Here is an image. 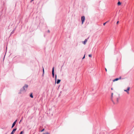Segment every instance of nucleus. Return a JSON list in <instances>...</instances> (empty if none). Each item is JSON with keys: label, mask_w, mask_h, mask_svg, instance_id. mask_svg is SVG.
Masks as SVG:
<instances>
[{"label": "nucleus", "mask_w": 134, "mask_h": 134, "mask_svg": "<svg viewBox=\"0 0 134 134\" xmlns=\"http://www.w3.org/2000/svg\"><path fill=\"white\" fill-rule=\"evenodd\" d=\"M113 93H112L111 95V100L114 104H116L118 102V97L116 98V99H115V100H116V101L115 102L114 101V100H113Z\"/></svg>", "instance_id": "1"}, {"label": "nucleus", "mask_w": 134, "mask_h": 134, "mask_svg": "<svg viewBox=\"0 0 134 134\" xmlns=\"http://www.w3.org/2000/svg\"><path fill=\"white\" fill-rule=\"evenodd\" d=\"M85 17L84 16H82L81 17V20L82 21V24H83L85 21Z\"/></svg>", "instance_id": "2"}, {"label": "nucleus", "mask_w": 134, "mask_h": 134, "mask_svg": "<svg viewBox=\"0 0 134 134\" xmlns=\"http://www.w3.org/2000/svg\"><path fill=\"white\" fill-rule=\"evenodd\" d=\"M130 88L129 87H127V90H125L124 91L126 92L128 94H129L130 93L129 91L130 90Z\"/></svg>", "instance_id": "3"}, {"label": "nucleus", "mask_w": 134, "mask_h": 134, "mask_svg": "<svg viewBox=\"0 0 134 134\" xmlns=\"http://www.w3.org/2000/svg\"><path fill=\"white\" fill-rule=\"evenodd\" d=\"M28 87V85L26 84L23 87V90L25 91L27 90V88Z\"/></svg>", "instance_id": "4"}, {"label": "nucleus", "mask_w": 134, "mask_h": 134, "mask_svg": "<svg viewBox=\"0 0 134 134\" xmlns=\"http://www.w3.org/2000/svg\"><path fill=\"white\" fill-rule=\"evenodd\" d=\"M52 75L53 77H54V67H53L52 70Z\"/></svg>", "instance_id": "5"}, {"label": "nucleus", "mask_w": 134, "mask_h": 134, "mask_svg": "<svg viewBox=\"0 0 134 134\" xmlns=\"http://www.w3.org/2000/svg\"><path fill=\"white\" fill-rule=\"evenodd\" d=\"M17 121V120H16L13 122V124H12V128L13 127H14V126L15 125Z\"/></svg>", "instance_id": "6"}, {"label": "nucleus", "mask_w": 134, "mask_h": 134, "mask_svg": "<svg viewBox=\"0 0 134 134\" xmlns=\"http://www.w3.org/2000/svg\"><path fill=\"white\" fill-rule=\"evenodd\" d=\"M16 129H14L12 131L11 133V134H13L14 132H15V131L16 130Z\"/></svg>", "instance_id": "7"}, {"label": "nucleus", "mask_w": 134, "mask_h": 134, "mask_svg": "<svg viewBox=\"0 0 134 134\" xmlns=\"http://www.w3.org/2000/svg\"><path fill=\"white\" fill-rule=\"evenodd\" d=\"M118 80H119V79H118V78H116L115 79H114V80H113V82H115V81H118Z\"/></svg>", "instance_id": "8"}, {"label": "nucleus", "mask_w": 134, "mask_h": 134, "mask_svg": "<svg viewBox=\"0 0 134 134\" xmlns=\"http://www.w3.org/2000/svg\"><path fill=\"white\" fill-rule=\"evenodd\" d=\"M87 39H86L83 42V43L84 44H86V42H87Z\"/></svg>", "instance_id": "9"}, {"label": "nucleus", "mask_w": 134, "mask_h": 134, "mask_svg": "<svg viewBox=\"0 0 134 134\" xmlns=\"http://www.w3.org/2000/svg\"><path fill=\"white\" fill-rule=\"evenodd\" d=\"M118 78L119 79V80L121 79H125V78H123L121 76H120Z\"/></svg>", "instance_id": "10"}, {"label": "nucleus", "mask_w": 134, "mask_h": 134, "mask_svg": "<svg viewBox=\"0 0 134 134\" xmlns=\"http://www.w3.org/2000/svg\"><path fill=\"white\" fill-rule=\"evenodd\" d=\"M61 80H60L58 79L57 81V84H59Z\"/></svg>", "instance_id": "11"}, {"label": "nucleus", "mask_w": 134, "mask_h": 134, "mask_svg": "<svg viewBox=\"0 0 134 134\" xmlns=\"http://www.w3.org/2000/svg\"><path fill=\"white\" fill-rule=\"evenodd\" d=\"M121 3L119 1L118 3V5H121Z\"/></svg>", "instance_id": "12"}, {"label": "nucleus", "mask_w": 134, "mask_h": 134, "mask_svg": "<svg viewBox=\"0 0 134 134\" xmlns=\"http://www.w3.org/2000/svg\"><path fill=\"white\" fill-rule=\"evenodd\" d=\"M30 96L32 98H33V96L32 95V94L31 93L30 94Z\"/></svg>", "instance_id": "13"}, {"label": "nucleus", "mask_w": 134, "mask_h": 134, "mask_svg": "<svg viewBox=\"0 0 134 134\" xmlns=\"http://www.w3.org/2000/svg\"><path fill=\"white\" fill-rule=\"evenodd\" d=\"M88 56L89 57H92V55L91 54H89L88 55Z\"/></svg>", "instance_id": "14"}, {"label": "nucleus", "mask_w": 134, "mask_h": 134, "mask_svg": "<svg viewBox=\"0 0 134 134\" xmlns=\"http://www.w3.org/2000/svg\"><path fill=\"white\" fill-rule=\"evenodd\" d=\"M43 73L44 74V69L43 67Z\"/></svg>", "instance_id": "15"}, {"label": "nucleus", "mask_w": 134, "mask_h": 134, "mask_svg": "<svg viewBox=\"0 0 134 134\" xmlns=\"http://www.w3.org/2000/svg\"><path fill=\"white\" fill-rule=\"evenodd\" d=\"M107 22H106L105 23H104V24H103V25H104H104H105V24L106 23H107Z\"/></svg>", "instance_id": "16"}, {"label": "nucleus", "mask_w": 134, "mask_h": 134, "mask_svg": "<svg viewBox=\"0 0 134 134\" xmlns=\"http://www.w3.org/2000/svg\"><path fill=\"white\" fill-rule=\"evenodd\" d=\"M44 129H43L41 131V132H43V131H44Z\"/></svg>", "instance_id": "17"}, {"label": "nucleus", "mask_w": 134, "mask_h": 134, "mask_svg": "<svg viewBox=\"0 0 134 134\" xmlns=\"http://www.w3.org/2000/svg\"><path fill=\"white\" fill-rule=\"evenodd\" d=\"M85 55H84V56H83V57L82 58V59H83L85 58Z\"/></svg>", "instance_id": "18"}, {"label": "nucleus", "mask_w": 134, "mask_h": 134, "mask_svg": "<svg viewBox=\"0 0 134 134\" xmlns=\"http://www.w3.org/2000/svg\"><path fill=\"white\" fill-rule=\"evenodd\" d=\"M23 131H21L20 133V134H22Z\"/></svg>", "instance_id": "19"}, {"label": "nucleus", "mask_w": 134, "mask_h": 134, "mask_svg": "<svg viewBox=\"0 0 134 134\" xmlns=\"http://www.w3.org/2000/svg\"><path fill=\"white\" fill-rule=\"evenodd\" d=\"M119 23V21H117V24H118Z\"/></svg>", "instance_id": "20"}, {"label": "nucleus", "mask_w": 134, "mask_h": 134, "mask_svg": "<svg viewBox=\"0 0 134 134\" xmlns=\"http://www.w3.org/2000/svg\"><path fill=\"white\" fill-rule=\"evenodd\" d=\"M105 70L107 72V70L106 68H105Z\"/></svg>", "instance_id": "21"}, {"label": "nucleus", "mask_w": 134, "mask_h": 134, "mask_svg": "<svg viewBox=\"0 0 134 134\" xmlns=\"http://www.w3.org/2000/svg\"><path fill=\"white\" fill-rule=\"evenodd\" d=\"M21 120L20 121V122H19V123H20V122H21Z\"/></svg>", "instance_id": "22"}, {"label": "nucleus", "mask_w": 134, "mask_h": 134, "mask_svg": "<svg viewBox=\"0 0 134 134\" xmlns=\"http://www.w3.org/2000/svg\"><path fill=\"white\" fill-rule=\"evenodd\" d=\"M46 134H49V133H48V132H47V133H46Z\"/></svg>", "instance_id": "23"}, {"label": "nucleus", "mask_w": 134, "mask_h": 134, "mask_svg": "<svg viewBox=\"0 0 134 134\" xmlns=\"http://www.w3.org/2000/svg\"><path fill=\"white\" fill-rule=\"evenodd\" d=\"M48 32H50V31H49V30H48Z\"/></svg>", "instance_id": "24"}, {"label": "nucleus", "mask_w": 134, "mask_h": 134, "mask_svg": "<svg viewBox=\"0 0 134 134\" xmlns=\"http://www.w3.org/2000/svg\"><path fill=\"white\" fill-rule=\"evenodd\" d=\"M55 78H56V75H55Z\"/></svg>", "instance_id": "25"}, {"label": "nucleus", "mask_w": 134, "mask_h": 134, "mask_svg": "<svg viewBox=\"0 0 134 134\" xmlns=\"http://www.w3.org/2000/svg\"><path fill=\"white\" fill-rule=\"evenodd\" d=\"M111 90H113V88H111Z\"/></svg>", "instance_id": "26"}, {"label": "nucleus", "mask_w": 134, "mask_h": 134, "mask_svg": "<svg viewBox=\"0 0 134 134\" xmlns=\"http://www.w3.org/2000/svg\"><path fill=\"white\" fill-rule=\"evenodd\" d=\"M45 134V133H44V134Z\"/></svg>", "instance_id": "27"}]
</instances>
